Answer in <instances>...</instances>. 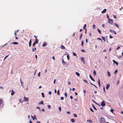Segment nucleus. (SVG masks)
<instances>
[{
	"label": "nucleus",
	"mask_w": 123,
	"mask_h": 123,
	"mask_svg": "<svg viewBox=\"0 0 123 123\" xmlns=\"http://www.w3.org/2000/svg\"><path fill=\"white\" fill-rule=\"evenodd\" d=\"M108 22L111 25H112L113 23V20L111 19L108 18Z\"/></svg>",
	"instance_id": "obj_1"
},
{
	"label": "nucleus",
	"mask_w": 123,
	"mask_h": 123,
	"mask_svg": "<svg viewBox=\"0 0 123 123\" xmlns=\"http://www.w3.org/2000/svg\"><path fill=\"white\" fill-rule=\"evenodd\" d=\"M100 123H105V121L104 118H101L100 119Z\"/></svg>",
	"instance_id": "obj_2"
},
{
	"label": "nucleus",
	"mask_w": 123,
	"mask_h": 123,
	"mask_svg": "<svg viewBox=\"0 0 123 123\" xmlns=\"http://www.w3.org/2000/svg\"><path fill=\"white\" fill-rule=\"evenodd\" d=\"M101 105L102 106H104L105 105V101H103L101 103Z\"/></svg>",
	"instance_id": "obj_3"
},
{
	"label": "nucleus",
	"mask_w": 123,
	"mask_h": 123,
	"mask_svg": "<svg viewBox=\"0 0 123 123\" xmlns=\"http://www.w3.org/2000/svg\"><path fill=\"white\" fill-rule=\"evenodd\" d=\"M24 101L25 102L28 101V98L25 97L24 98Z\"/></svg>",
	"instance_id": "obj_4"
},
{
	"label": "nucleus",
	"mask_w": 123,
	"mask_h": 123,
	"mask_svg": "<svg viewBox=\"0 0 123 123\" xmlns=\"http://www.w3.org/2000/svg\"><path fill=\"white\" fill-rule=\"evenodd\" d=\"M110 86V85L109 84H106V88L108 90Z\"/></svg>",
	"instance_id": "obj_5"
},
{
	"label": "nucleus",
	"mask_w": 123,
	"mask_h": 123,
	"mask_svg": "<svg viewBox=\"0 0 123 123\" xmlns=\"http://www.w3.org/2000/svg\"><path fill=\"white\" fill-rule=\"evenodd\" d=\"M89 77L93 81H95V80L93 79V77L90 74L89 75Z\"/></svg>",
	"instance_id": "obj_6"
},
{
	"label": "nucleus",
	"mask_w": 123,
	"mask_h": 123,
	"mask_svg": "<svg viewBox=\"0 0 123 123\" xmlns=\"http://www.w3.org/2000/svg\"><path fill=\"white\" fill-rule=\"evenodd\" d=\"M31 39L29 42V47H30L31 45Z\"/></svg>",
	"instance_id": "obj_7"
},
{
	"label": "nucleus",
	"mask_w": 123,
	"mask_h": 123,
	"mask_svg": "<svg viewBox=\"0 0 123 123\" xmlns=\"http://www.w3.org/2000/svg\"><path fill=\"white\" fill-rule=\"evenodd\" d=\"M106 11V9H104L101 12V13H105Z\"/></svg>",
	"instance_id": "obj_8"
},
{
	"label": "nucleus",
	"mask_w": 123,
	"mask_h": 123,
	"mask_svg": "<svg viewBox=\"0 0 123 123\" xmlns=\"http://www.w3.org/2000/svg\"><path fill=\"white\" fill-rule=\"evenodd\" d=\"M81 60L83 63H85V62H84V58L83 57H81Z\"/></svg>",
	"instance_id": "obj_9"
},
{
	"label": "nucleus",
	"mask_w": 123,
	"mask_h": 123,
	"mask_svg": "<svg viewBox=\"0 0 123 123\" xmlns=\"http://www.w3.org/2000/svg\"><path fill=\"white\" fill-rule=\"evenodd\" d=\"M14 91L13 90H12L11 91V94L12 95V96L14 95Z\"/></svg>",
	"instance_id": "obj_10"
},
{
	"label": "nucleus",
	"mask_w": 123,
	"mask_h": 123,
	"mask_svg": "<svg viewBox=\"0 0 123 123\" xmlns=\"http://www.w3.org/2000/svg\"><path fill=\"white\" fill-rule=\"evenodd\" d=\"M34 42L36 44H37L38 43V41L37 39H35V40Z\"/></svg>",
	"instance_id": "obj_11"
},
{
	"label": "nucleus",
	"mask_w": 123,
	"mask_h": 123,
	"mask_svg": "<svg viewBox=\"0 0 123 123\" xmlns=\"http://www.w3.org/2000/svg\"><path fill=\"white\" fill-rule=\"evenodd\" d=\"M12 43L13 44H18V43L16 42H13Z\"/></svg>",
	"instance_id": "obj_12"
},
{
	"label": "nucleus",
	"mask_w": 123,
	"mask_h": 123,
	"mask_svg": "<svg viewBox=\"0 0 123 123\" xmlns=\"http://www.w3.org/2000/svg\"><path fill=\"white\" fill-rule=\"evenodd\" d=\"M31 117H32V119L33 120H34L35 119H36V120L37 119V118H36V117L35 115H34V117H33V116H31Z\"/></svg>",
	"instance_id": "obj_13"
},
{
	"label": "nucleus",
	"mask_w": 123,
	"mask_h": 123,
	"mask_svg": "<svg viewBox=\"0 0 123 123\" xmlns=\"http://www.w3.org/2000/svg\"><path fill=\"white\" fill-rule=\"evenodd\" d=\"M61 49H65V47L63 45H61Z\"/></svg>",
	"instance_id": "obj_14"
},
{
	"label": "nucleus",
	"mask_w": 123,
	"mask_h": 123,
	"mask_svg": "<svg viewBox=\"0 0 123 123\" xmlns=\"http://www.w3.org/2000/svg\"><path fill=\"white\" fill-rule=\"evenodd\" d=\"M47 45V44L45 43H43L42 46L44 47L46 46Z\"/></svg>",
	"instance_id": "obj_15"
},
{
	"label": "nucleus",
	"mask_w": 123,
	"mask_h": 123,
	"mask_svg": "<svg viewBox=\"0 0 123 123\" xmlns=\"http://www.w3.org/2000/svg\"><path fill=\"white\" fill-rule=\"evenodd\" d=\"M98 84L99 85V86L100 87V86H101L100 82V81L99 79H98Z\"/></svg>",
	"instance_id": "obj_16"
},
{
	"label": "nucleus",
	"mask_w": 123,
	"mask_h": 123,
	"mask_svg": "<svg viewBox=\"0 0 123 123\" xmlns=\"http://www.w3.org/2000/svg\"><path fill=\"white\" fill-rule=\"evenodd\" d=\"M62 63L63 64H66V63H65V62L64 61V60H63V59H62Z\"/></svg>",
	"instance_id": "obj_17"
},
{
	"label": "nucleus",
	"mask_w": 123,
	"mask_h": 123,
	"mask_svg": "<svg viewBox=\"0 0 123 123\" xmlns=\"http://www.w3.org/2000/svg\"><path fill=\"white\" fill-rule=\"evenodd\" d=\"M42 104H43V101L40 102L39 103V105H41Z\"/></svg>",
	"instance_id": "obj_18"
},
{
	"label": "nucleus",
	"mask_w": 123,
	"mask_h": 123,
	"mask_svg": "<svg viewBox=\"0 0 123 123\" xmlns=\"http://www.w3.org/2000/svg\"><path fill=\"white\" fill-rule=\"evenodd\" d=\"M87 121L89 122L90 123H92V121L91 120H87Z\"/></svg>",
	"instance_id": "obj_19"
},
{
	"label": "nucleus",
	"mask_w": 123,
	"mask_h": 123,
	"mask_svg": "<svg viewBox=\"0 0 123 123\" xmlns=\"http://www.w3.org/2000/svg\"><path fill=\"white\" fill-rule=\"evenodd\" d=\"M75 74L77 76H80V74L78 73L77 72H76L75 73Z\"/></svg>",
	"instance_id": "obj_20"
},
{
	"label": "nucleus",
	"mask_w": 123,
	"mask_h": 123,
	"mask_svg": "<svg viewBox=\"0 0 123 123\" xmlns=\"http://www.w3.org/2000/svg\"><path fill=\"white\" fill-rule=\"evenodd\" d=\"M70 121L72 122H75L74 120L73 119H71Z\"/></svg>",
	"instance_id": "obj_21"
},
{
	"label": "nucleus",
	"mask_w": 123,
	"mask_h": 123,
	"mask_svg": "<svg viewBox=\"0 0 123 123\" xmlns=\"http://www.w3.org/2000/svg\"><path fill=\"white\" fill-rule=\"evenodd\" d=\"M102 39L105 41V38L104 37L102 36L101 37Z\"/></svg>",
	"instance_id": "obj_22"
},
{
	"label": "nucleus",
	"mask_w": 123,
	"mask_h": 123,
	"mask_svg": "<svg viewBox=\"0 0 123 123\" xmlns=\"http://www.w3.org/2000/svg\"><path fill=\"white\" fill-rule=\"evenodd\" d=\"M114 24L116 27H117L118 28H119V26L117 24L115 23Z\"/></svg>",
	"instance_id": "obj_23"
},
{
	"label": "nucleus",
	"mask_w": 123,
	"mask_h": 123,
	"mask_svg": "<svg viewBox=\"0 0 123 123\" xmlns=\"http://www.w3.org/2000/svg\"><path fill=\"white\" fill-rule=\"evenodd\" d=\"M92 106L95 109V110H97V109L95 108V106L93 104H92Z\"/></svg>",
	"instance_id": "obj_24"
},
{
	"label": "nucleus",
	"mask_w": 123,
	"mask_h": 123,
	"mask_svg": "<svg viewBox=\"0 0 123 123\" xmlns=\"http://www.w3.org/2000/svg\"><path fill=\"white\" fill-rule=\"evenodd\" d=\"M67 57L68 60H69V54H68L67 55Z\"/></svg>",
	"instance_id": "obj_25"
},
{
	"label": "nucleus",
	"mask_w": 123,
	"mask_h": 123,
	"mask_svg": "<svg viewBox=\"0 0 123 123\" xmlns=\"http://www.w3.org/2000/svg\"><path fill=\"white\" fill-rule=\"evenodd\" d=\"M41 94H42V97L43 98H44V93H43L42 92L41 93Z\"/></svg>",
	"instance_id": "obj_26"
},
{
	"label": "nucleus",
	"mask_w": 123,
	"mask_h": 123,
	"mask_svg": "<svg viewBox=\"0 0 123 123\" xmlns=\"http://www.w3.org/2000/svg\"><path fill=\"white\" fill-rule=\"evenodd\" d=\"M83 81L85 83H86V84H88V82L86 80H83Z\"/></svg>",
	"instance_id": "obj_27"
},
{
	"label": "nucleus",
	"mask_w": 123,
	"mask_h": 123,
	"mask_svg": "<svg viewBox=\"0 0 123 123\" xmlns=\"http://www.w3.org/2000/svg\"><path fill=\"white\" fill-rule=\"evenodd\" d=\"M82 35V33L81 34L79 37L80 39H81Z\"/></svg>",
	"instance_id": "obj_28"
},
{
	"label": "nucleus",
	"mask_w": 123,
	"mask_h": 123,
	"mask_svg": "<svg viewBox=\"0 0 123 123\" xmlns=\"http://www.w3.org/2000/svg\"><path fill=\"white\" fill-rule=\"evenodd\" d=\"M73 115L75 117H77V116L76 114H74Z\"/></svg>",
	"instance_id": "obj_29"
},
{
	"label": "nucleus",
	"mask_w": 123,
	"mask_h": 123,
	"mask_svg": "<svg viewBox=\"0 0 123 123\" xmlns=\"http://www.w3.org/2000/svg\"><path fill=\"white\" fill-rule=\"evenodd\" d=\"M36 48H33L32 49V52H33L34 50H36Z\"/></svg>",
	"instance_id": "obj_30"
},
{
	"label": "nucleus",
	"mask_w": 123,
	"mask_h": 123,
	"mask_svg": "<svg viewBox=\"0 0 123 123\" xmlns=\"http://www.w3.org/2000/svg\"><path fill=\"white\" fill-rule=\"evenodd\" d=\"M107 74L109 76H110V73L108 71H107Z\"/></svg>",
	"instance_id": "obj_31"
},
{
	"label": "nucleus",
	"mask_w": 123,
	"mask_h": 123,
	"mask_svg": "<svg viewBox=\"0 0 123 123\" xmlns=\"http://www.w3.org/2000/svg\"><path fill=\"white\" fill-rule=\"evenodd\" d=\"M86 24H85V25H84V27H83V29H86Z\"/></svg>",
	"instance_id": "obj_32"
},
{
	"label": "nucleus",
	"mask_w": 123,
	"mask_h": 123,
	"mask_svg": "<svg viewBox=\"0 0 123 123\" xmlns=\"http://www.w3.org/2000/svg\"><path fill=\"white\" fill-rule=\"evenodd\" d=\"M84 44V42H83V41L82 40L81 41V45L82 46H83V45Z\"/></svg>",
	"instance_id": "obj_33"
},
{
	"label": "nucleus",
	"mask_w": 123,
	"mask_h": 123,
	"mask_svg": "<svg viewBox=\"0 0 123 123\" xmlns=\"http://www.w3.org/2000/svg\"><path fill=\"white\" fill-rule=\"evenodd\" d=\"M93 73L95 75H96V72L95 70H94L93 72Z\"/></svg>",
	"instance_id": "obj_34"
},
{
	"label": "nucleus",
	"mask_w": 123,
	"mask_h": 123,
	"mask_svg": "<svg viewBox=\"0 0 123 123\" xmlns=\"http://www.w3.org/2000/svg\"><path fill=\"white\" fill-rule=\"evenodd\" d=\"M97 30L99 33L100 34H101V31L99 29H98Z\"/></svg>",
	"instance_id": "obj_35"
},
{
	"label": "nucleus",
	"mask_w": 123,
	"mask_h": 123,
	"mask_svg": "<svg viewBox=\"0 0 123 123\" xmlns=\"http://www.w3.org/2000/svg\"><path fill=\"white\" fill-rule=\"evenodd\" d=\"M90 110L91 111H92V112H94V111H93V109H92V108H90Z\"/></svg>",
	"instance_id": "obj_36"
},
{
	"label": "nucleus",
	"mask_w": 123,
	"mask_h": 123,
	"mask_svg": "<svg viewBox=\"0 0 123 123\" xmlns=\"http://www.w3.org/2000/svg\"><path fill=\"white\" fill-rule=\"evenodd\" d=\"M114 111V110L113 109H111L110 110L111 112L112 113H113Z\"/></svg>",
	"instance_id": "obj_37"
},
{
	"label": "nucleus",
	"mask_w": 123,
	"mask_h": 123,
	"mask_svg": "<svg viewBox=\"0 0 123 123\" xmlns=\"http://www.w3.org/2000/svg\"><path fill=\"white\" fill-rule=\"evenodd\" d=\"M57 93L58 95H59L60 94L59 90H58L57 91Z\"/></svg>",
	"instance_id": "obj_38"
},
{
	"label": "nucleus",
	"mask_w": 123,
	"mask_h": 123,
	"mask_svg": "<svg viewBox=\"0 0 123 123\" xmlns=\"http://www.w3.org/2000/svg\"><path fill=\"white\" fill-rule=\"evenodd\" d=\"M20 81L21 83V84L22 85L23 84V82L20 80Z\"/></svg>",
	"instance_id": "obj_39"
},
{
	"label": "nucleus",
	"mask_w": 123,
	"mask_h": 123,
	"mask_svg": "<svg viewBox=\"0 0 123 123\" xmlns=\"http://www.w3.org/2000/svg\"><path fill=\"white\" fill-rule=\"evenodd\" d=\"M65 96L66 98L67 96V93L66 92H65Z\"/></svg>",
	"instance_id": "obj_40"
},
{
	"label": "nucleus",
	"mask_w": 123,
	"mask_h": 123,
	"mask_svg": "<svg viewBox=\"0 0 123 123\" xmlns=\"http://www.w3.org/2000/svg\"><path fill=\"white\" fill-rule=\"evenodd\" d=\"M59 111H61V107H59Z\"/></svg>",
	"instance_id": "obj_41"
},
{
	"label": "nucleus",
	"mask_w": 123,
	"mask_h": 123,
	"mask_svg": "<svg viewBox=\"0 0 123 123\" xmlns=\"http://www.w3.org/2000/svg\"><path fill=\"white\" fill-rule=\"evenodd\" d=\"M95 27H96V26L95 25H93L92 27L94 29H95Z\"/></svg>",
	"instance_id": "obj_42"
},
{
	"label": "nucleus",
	"mask_w": 123,
	"mask_h": 123,
	"mask_svg": "<svg viewBox=\"0 0 123 123\" xmlns=\"http://www.w3.org/2000/svg\"><path fill=\"white\" fill-rule=\"evenodd\" d=\"M118 72V70H115V73H114V74H116V73H117Z\"/></svg>",
	"instance_id": "obj_43"
},
{
	"label": "nucleus",
	"mask_w": 123,
	"mask_h": 123,
	"mask_svg": "<svg viewBox=\"0 0 123 123\" xmlns=\"http://www.w3.org/2000/svg\"><path fill=\"white\" fill-rule=\"evenodd\" d=\"M47 106L48 107V109H50V108L51 106L50 105H48Z\"/></svg>",
	"instance_id": "obj_44"
},
{
	"label": "nucleus",
	"mask_w": 123,
	"mask_h": 123,
	"mask_svg": "<svg viewBox=\"0 0 123 123\" xmlns=\"http://www.w3.org/2000/svg\"><path fill=\"white\" fill-rule=\"evenodd\" d=\"M113 17L114 18H116L117 17V16L116 15H113Z\"/></svg>",
	"instance_id": "obj_45"
},
{
	"label": "nucleus",
	"mask_w": 123,
	"mask_h": 123,
	"mask_svg": "<svg viewBox=\"0 0 123 123\" xmlns=\"http://www.w3.org/2000/svg\"><path fill=\"white\" fill-rule=\"evenodd\" d=\"M81 51L82 52H85V50L83 49H82L81 50Z\"/></svg>",
	"instance_id": "obj_46"
},
{
	"label": "nucleus",
	"mask_w": 123,
	"mask_h": 123,
	"mask_svg": "<svg viewBox=\"0 0 123 123\" xmlns=\"http://www.w3.org/2000/svg\"><path fill=\"white\" fill-rule=\"evenodd\" d=\"M61 100H63L64 99V97H61Z\"/></svg>",
	"instance_id": "obj_47"
},
{
	"label": "nucleus",
	"mask_w": 123,
	"mask_h": 123,
	"mask_svg": "<svg viewBox=\"0 0 123 123\" xmlns=\"http://www.w3.org/2000/svg\"><path fill=\"white\" fill-rule=\"evenodd\" d=\"M36 44V43L34 42L33 44V46L34 47L35 46V45Z\"/></svg>",
	"instance_id": "obj_48"
},
{
	"label": "nucleus",
	"mask_w": 123,
	"mask_h": 123,
	"mask_svg": "<svg viewBox=\"0 0 123 123\" xmlns=\"http://www.w3.org/2000/svg\"><path fill=\"white\" fill-rule=\"evenodd\" d=\"M117 85H118L119 84V81H118L117 82Z\"/></svg>",
	"instance_id": "obj_49"
},
{
	"label": "nucleus",
	"mask_w": 123,
	"mask_h": 123,
	"mask_svg": "<svg viewBox=\"0 0 123 123\" xmlns=\"http://www.w3.org/2000/svg\"><path fill=\"white\" fill-rule=\"evenodd\" d=\"M114 63H115L117 65H118V63L116 61Z\"/></svg>",
	"instance_id": "obj_50"
},
{
	"label": "nucleus",
	"mask_w": 123,
	"mask_h": 123,
	"mask_svg": "<svg viewBox=\"0 0 123 123\" xmlns=\"http://www.w3.org/2000/svg\"><path fill=\"white\" fill-rule=\"evenodd\" d=\"M109 37H110V38H113V37L112 36H111V35H110Z\"/></svg>",
	"instance_id": "obj_51"
},
{
	"label": "nucleus",
	"mask_w": 123,
	"mask_h": 123,
	"mask_svg": "<svg viewBox=\"0 0 123 123\" xmlns=\"http://www.w3.org/2000/svg\"><path fill=\"white\" fill-rule=\"evenodd\" d=\"M52 58L53 59L54 61L55 60V58L54 57V56H52Z\"/></svg>",
	"instance_id": "obj_52"
},
{
	"label": "nucleus",
	"mask_w": 123,
	"mask_h": 123,
	"mask_svg": "<svg viewBox=\"0 0 123 123\" xmlns=\"http://www.w3.org/2000/svg\"><path fill=\"white\" fill-rule=\"evenodd\" d=\"M96 88H98V87L97 86H96L94 84H93V85Z\"/></svg>",
	"instance_id": "obj_53"
},
{
	"label": "nucleus",
	"mask_w": 123,
	"mask_h": 123,
	"mask_svg": "<svg viewBox=\"0 0 123 123\" xmlns=\"http://www.w3.org/2000/svg\"><path fill=\"white\" fill-rule=\"evenodd\" d=\"M110 31L111 32H113V31H112V30H110Z\"/></svg>",
	"instance_id": "obj_54"
},
{
	"label": "nucleus",
	"mask_w": 123,
	"mask_h": 123,
	"mask_svg": "<svg viewBox=\"0 0 123 123\" xmlns=\"http://www.w3.org/2000/svg\"><path fill=\"white\" fill-rule=\"evenodd\" d=\"M40 75V72H39L38 74V76H39Z\"/></svg>",
	"instance_id": "obj_55"
},
{
	"label": "nucleus",
	"mask_w": 123,
	"mask_h": 123,
	"mask_svg": "<svg viewBox=\"0 0 123 123\" xmlns=\"http://www.w3.org/2000/svg\"><path fill=\"white\" fill-rule=\"evenodd\" d=\"M74 101L75 102H77V100L76 98H75L74 99Z\"/></svg>",
	"instance_id": "obj_56"
},
{
	"label": "nucleus",
	"mask_w": 123,
	"mask_h": 123,
	"mask_svg": "<svg viewBox=\"0 0 123 123\" xmlns=\"http://www.w3.org/2000/svg\"><path fill=\"white\" fill-rule=\"evenodd\" d=\"M73 55L74 56H76V54L74 52L73 53Z\"/></svg>",
	"instance_id": "obj_57"
},
{
	"label": "nucleus",
	"mask_w": 123,
	"mask_h": 123,
	"mask_svg": "<svg viewBox=\"0 0 123 123\" xmlns=\"http://www.w3.org/2000/svg\"><path fill=\"white\" fill-rule=\"evenodd\" d=\"M75 32H74L73 33V36L74 37L75 36Z\"/></svg>",
	"instance_id": "obj_58"
},
{
	"label": "nucleus",
	"mask_w": 123,
	"mask_h": 123,
	"mask_svg": "<svg viewBox=\"0 0 123 123\" xmlns=\"http://www.w3.org/2000/svg\"><path fill=\"white\" fill-rule=\"evenodd\" d=\"M8 55H7V56H6L5 57V58H4V60H5V59H6V58L8 56Z\"/></svg>",
	"instance_id": "obj_59"
},
{
	"label": "nucleus",
	"mask_w": 123,
	"mask_h": 123,
	"mask_svg": "<svg viewBox=\"0 0 123 123\" xmlns=\"http://www.w3.org/2000/svg\"><path fill=\"white\" fill-rule=\"evenodd\" d=\"M49 94L50 95H51V91H49Z\"/></svg>",
	"instance_id": "obj_60"
},
{
	"label": "nucleus",
	"mask_w": 123,
	"mask_h": 123,
	"mask_svg": "<svg viewBox=\"0 0 123 123\" xmlns=\"http://www.w3.org/2000/svg\"><path fill=\"white\" fill-rule=\"evenodd\" d=\"M105 25L104 24H103L102 25V26L104 27V28L105 27Z\"/></svg>",
	"instance_id": "obj_61"
},
{
	"label": "nucleus",
	"mask_w": 123,
	"mask_h": 123,
	"mask_svg": "<svg viewBox=\"0 0 123 123\" xmlns=\"http://www.w3.org/2000/svg\"><path fill=\"white\" fill-rule=\"evenodd\" d=\"M70 98L71 99H72L73 98V97L72 96H70Z\"/></svg>",
	"instance_id": "obj_62"
},
{
	"label": "nucleus",
	"mask_w": 123,
	"mask_h": 123,
	"mask_svg": "<svg viewBox=\"0 0 123 123\" xmlns=\"http://www.w3.org/2000/svg\"><path fill=\"white\" fill-rule=\"evenodd\" d=\"M35 57H36V59H37V55H35Z\"/></svg>",
	"instance_id": "obj_63"
},
{
	"label": "nucleus",
	"mask_w": 123,
	"mask_h": 123,
	"mask_svg": "<svg viewBox=\"0 0 123 123\" xmlns=\"http://www.w3.org/2000/svg\"><path fill=\"white\" fill-rule=\"evenodd\" d=\"M75 89L74 88H73L72 89V90L73 91H74L75 90Z\"/></svg>",
	"instance_id": "obj_64"
}]
</instances>
